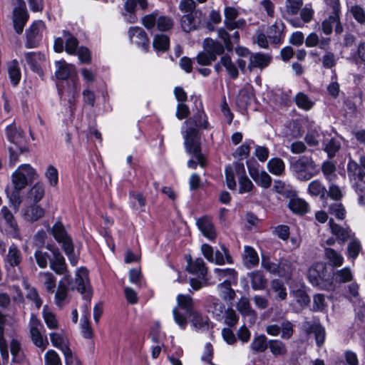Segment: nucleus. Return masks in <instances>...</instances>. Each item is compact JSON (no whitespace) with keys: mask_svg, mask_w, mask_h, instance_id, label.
<instances>
[{"mask_svg":"<svg viewBox=\"0 0 365 365\" xmlns=\"http://www.w3.org/2000/svg\"><path fill=\"white\" fill-rule=\"evenodd\" d=\"M292 168L299 180L307 181L314 176L313 170L316 169V165L311 157L304 155L294 162Z\"/></svg>","mask_w":365,"mask_h":365,"instance_id":"nucleus-1","label":"nucleus"},{"mask_svg":"<svg viewBox=\"0 0 365 365\" xmlns=\"http://www.w3.org/2000/svg\"><path fill=\"white\" fill-rule=\"evenodd\" d=\"M11 177L14 190L10 191L8 187L6 188V192L14 208L18 210L21 202L19 192L22 189L26 187L30 181L17 169L12 174Z\"/></svg>","mask_w":365,"mask_h":365,"instance_id":"nucleus-2","label":"nucleus"},{"mask_svg":"<svg viewBox=\"0 0 365 365\" xmlns=\"http://www.w3.org/2000/svg\"><path fill=\"white\" fill-rule=\"evenodd\" d=\"M185 144L187 151L193 154L199 164L204 167L205 160L201 153L200 145L197 138V130L193 126H188L185 135Z\"/></svg>","mask_w":365,"mask_h":365,"instance_id":"nucleus-3","label":"nucleus"},{"mask_svg":"<svg viewBox=\"0 0 365 365\" xmlns=\"http://www.w3.org/2000/svg\"><path fill=\"white\" fill-rule=\"evenodd\" d=\"M308 279L312 285L323 288L329 284L330 275L323 262L314 264L308 270Z\"/></svg>","mask_w":365,"mask_h":365,"instance_id":"nucleus-4","label":"nucleus"},{"mask_svg":"<svg viewBox=\"0 0 365 365\" xmlns=\"http://www.w3.org/2000/svg\"><path fill=\"white\" fill-rule=\"evenodd\" d=\"M142 24L147 29L154 28L157 24V28L161 31H167L173 27V19L166 16H159L158 11L145 15L142 19Z\"/></svg>","mask_w":365,"mask_h":365,"instance_id":"nucleus-5","label":"nucleus"},{"mask_svg":"<svg viewBox=\"0 0 365 365\" xmlns=\"http://www.w3.org/2000/svg\"><path fill=\"white\" fill-rule=\"evenodd\" d=\"M6 135L10 143L8 148L16 147L18 150L20 149V150H28L26 145L25 133L21 128L11 124L6 127Z\"/></svg>","mask_w":365,"mask_h":365,"instance_id":"nucleus-6","label":"nucleus"},{"mask_svg":"<svg viewBox=\"0 0 365 365\" xmlns=\"http://www.w3.org/2000/svg\"><path fill=\"white\" fill-rule=\"evenodd\" d=\"M76 287H71V289H76L83 298L90 300L92 292L88 279V271L85 267H81L76 274Z\"/></svg>","mask_w":365,"mask_h":365,"instance_id":"nucleus-7","label":"nucleus"},{"mask_svg":"<svg viewBox=\"0 0 365 365\" xmlns=\"http://www.w3.org/2000/svg\"><path fill=\"white\" fill-rule=\"evenodd\" d=\"M205 15L197 10L183 15L181 18V26L184 31L190 32L199 29L205 23Z\"/></svg>","mask_w":365,"mask_h":365,"instance_id":"nucleus-8","label":"nucleus"},{"mask_svg":"<svg viewBox=\"0 0 365 365\" xmlns=\"http://www.w3.org/2000/svg\"><path fill=\"white\" fill-rule=\"evenodd\" d=\"M45 29L42 21H36L26 31V41L25 46L27 48H34L38 46L41 40V32Z\"/></svg>","mask_w":365,"mask_h":365,"instance_id":"nucleus-9","label":"nucleus"},{"mask_svg":"<svg viewBox=\"0 0 365 365\" xmlns=\"http://www.w3.org/2000/svg\"><path fill=\"white\" fill-rule=\"evenodd\" d=\"M50 339L52 344L61 349L64 354L66 365L73 364L72 351L66 344L67 339L63 333L52 332L50 334Z\"/></svg>","mask_w":365,"mask_h":365,"instance_id":"nucleus-10","label":"nucleus"},{"mask_svg":"<svg viewBox=\"0 0 365 365\" xmlns=\"http://www.w3.org/2000/svg\"><path fill=\"white\" fill-rule=\"evenodd\" d=\"M28 19L29 14L26 11L25 3L21 2L13 11L14 27L18 34H21L23 32Z\"/></svg>","mask_w":365,"mask_h":365,"instance_id":"nucleus-11","label":"nucleus"},{"mask_svg":"<svg viewBox=\"0 0 365 365\" xmlns=\"http://www.w3.org/2000/svg\"><path fill=\"white\" fill-rule=\"evenodd\" d=\"M326 3L332 9V14L322 24V29L324 34L329 35L332 32L334 21H337L338 13L340 12L339 0H325Z\"/></svg>","mask_w":365,"mask_h":365,"instance_id":"nucleus-12","label":"nucleus"},{"mask_svg":"<svg viewBox=\"0 0 365 365\" xmlns=\"http://www.w3.org/2000/svg\"><path fill=\"white\" fill-rule=\"evenodd\" d=\"M238 16L237 10L234 7L227 6L225 9V26L230 30L235 29H242L246 25V21L243 19L235 21Z\"/></svg>","mask_w":365,"mask_h":365,"instance_id":"nucleus-13","label":"nucleus"},{"mask_svg":"<svg viewBox=\"0 0 365 365\" xmlns=\"http://www.w3.org/2000/svg\"><path fill=\"white\" fill-rule=\"evenodd\" d=\"M49 267L57 274L64 275V279L68 281V284H70L68 271L67 269L65 258L59 250H53V259L51 262Z\"/></svg>","mask_w":365,"mask_h":365,"instance_id":"nucleus-14","label":"nucleus"},{"mask_svg":"<svg viewBox=\"0 0 365 365\" xmlns=\"http://www.w3.org/2000/svg\"><path fill=\"white\" fill-rule=\"evenodd\" d=\"M58 250V247L48 245L46 247V250L41 249H37L34 253V257L38 266L40 268L44 269L47 267L48 263L51 264V262L53 259V250Z\"/></svg>","mask_w":365,"mask_h":365,"instance_id":"nucleus-15","label":"nucleus"},{"mask_svg":"<svg viewBox=\"0 0 365 365\" xmlns=\"http://www.w3.org/2000/svg\"><path fill=\"white\" fill-rule=\"evenodd\" d=\"M302 329L307 334H314L317 344L321 346L325 339V330L322 325L317 322H304L302 324Z\"/></svg>","mask_w":365,"mask_h":365,"instance_id":"nucleus-16","label":"nucleus"},{"mask_svg":"<svg viewBox=\"0 0 365 365\" xmlns=\"http://www.w3.org/2000/svg\"><path fill=\"white\" fill-rule=\"evenodd\" d=\"M129 37L132 41L135 42L143 49L148 50L149 47V39L146 32L140 27H132L130 29Z\"/></svg>","mask_w":365,"mask_h":365,"instance_id":"nucleus-17","label":"nucleus"},{"mask_svg":"<svg viewBox=\"0 0 365 365\" xmlns=\"http://www.w3.org/2000/svg\"><path fill=\"white\" fill-rule=\"evenodd\" d=\"M187 270L191 274H195L205 279V277L207 273V269L205 267V264L202 258H197L195 260H192L191 257H187Z\"/></svg>","mask_w":365,"mask_h":365,"instance_id":"nucleus-18","label":"nucleus"},{"mask_svg":"<svg viewBox=\"0 0 365 365\" xmlns=\"http://www.w3.org/2000/svg\"><path fill=\"white\" fill-rule=\"evenodd\" d=\"M1 214L9 227V233L14 238H19L20 235L19 229L11 212L8 209L7 207L4 206L1 208Z\"/></svg>","mask_w":365,"mask_h":365,"instance_id":"nucleus-19","label":"nucleus"},{"mask_svg":"<svg viewBox=\"0 0 365 365\" xmlns=\"http://www.w3.org/2000/svg\"><path fill=\"white\" fill-rule=\"evenodd\" d=\"M248 170L250 176L258 185L264 188H268L270 187L272 184V178L265 171L259 172L257 168L249 166Z\"/></svg>","mask_w":365,"mask_h":365,"instance_id":"nucleus-20","label":"nucleus"},{"mask_svg":"<svg viewBox=\"0 0 365 365\" xmlns=\"http://www.w3.org/2000/svg\"><path fill=\"white\" fill-rule=\"evenodd\" d=\"M51 232L54 237L55 240L62 244V247L68 243L73 244L71 237L68 235L63 224L61 222H57L51 229Z\"/></svg>","mask_w":365,"mask_h":365,"instance_id":"nucleus-21","label":"nucleus"},{"mask_svg":"<svg viewBox=\"0 0 365 365\" xmlns=\"http://www.w3.org/2000/svg\"><path fill=\"white\" fill-rule=\"evenodd\" d=\"M272 57L260 53H252L250 57L248 68L252 71L254 68H263L267 67L271 61Z\"/></svg>","mask_w":365,"mask_h":365,"instance_id":"nucleus-22","label":"nucleus"},{"mask_svg":"<svg viewBox=\"0 0 365 365\" xmlns=\"http://www.w3.org/2000/svg\"><path fill=\"white\" fill-rule=\"evenodd\" d=\"M45 210L36 203L26 207L24 211V217L26 221L36 222L43 217Z\"/></svg>","mask_w":365,"mask_h":365,"instance_id":"nucleus-23","label":"nucleus"},{"mask_svg":"<svg viewBox=\"0 0 365 365\" xmlns=\"http://www.w3.org/2000/svg\"><path fill=\"white\" fill-rule=\"evenodd\" d=\"M238 312L243 316L250 317V322H255L257 319L256 312L252 308L250 302L247 297H241L236 305Z\"/></svg>","mask_w":365,"mask_h":365,"instance_id":"nucleus-24","label":"nucleus"},{"mask_svg":"<svg viewBox=\"0 0 365 365\" xmlns=\"http://www.w3.org/2000/svg\"><path fill=\"white\" fill-rule=\"evenodd\" d=\"M25 59L31 69L38 74L42 73V70L38 62L45 60V56L40 52H28L25 53Z\"/></svg>","mask_w":365,"mask_h":365,"instance_id":"nucleus-25","label":"nucleus"},{"mask_svg":"<svg viewBox=\"0 0 365 365\" xmlns=\"http://www.w3.org/2000/svg\"><path fill=\"white\" fill-rule=\"evenodd\" d=\"M197 225L203 235L212 240L216 237V232L212 222L207 217H201L197 220Z\"/></svg>","mask_w":365,"mask_h":365,"instance_id":"nucleus-26","label":"nucleus"},{"mask_svg":"<svg viewBox=\"0 0 365 365\" xmlns=\"http://www.w3.org/2000/svg\"><path fill=\"white\" fill-rule=\"evenodd\" d=\"M284 28V24L281 21H276L273 25L269 26L267 31V37L273 43L278 44L282 42Z\"/></svg>","mask_w":365,"mask_h":365,"instance_id":"nucleus-27","label":"nucleus"},{"mask_svg":"<svg viewBox=\"0 0 365 365\" xmlns=\"http://www.w3.org/2000/svg\"><path fill=\"white\" fill-rule=\"evenodd\" d=\"M351 181H353V187L359 196V204L365 206V173H360L359 178Z\"/></svg>","mask_w":365,"mask_h":365,"instance_id":"nucleus-28","label":"nucleus"},{"mask_svg":"<svg viewBox=\"0 0 365 365\" xmlns=\"http://www.w3.org/2000/svg\"><path fill=\"white\" fill-rule=\"evenodd\" d=\"M277 275L285 279H290L294 270L292 262L287 258H281L278 262Z\"/></svg>","mask_w":365,"mask_h":365,"instance_id":"nucleus-29","label":"nucleus"},{"mask_svg":"<svg viewBox=\"0 0 365 365\" xmlns=\"http://www.w3.org/2000/svg\"><path fill=\"white\" fill-rule=\"evenodd\" d=\"M203 47L210 54L217 56L223 54L225 51V46L217 41L207 38L204 40Z\"/></svg>","mask_w":365,"mask_h":365,"instance_id":"nucleus-30","label":"nucleus"},{"mask_svg":"<svg viewBox=\"0 0 365 365\" xmlns=\"http://www.w3.org/2000/svg\"><path fill=\"white\" fill-rule=\"evenodd\" d=\"M208 312H212L216 317L220 319L225 311V306L219 299L210 296L207 298Z\"/></svg>","mask_w":365,"mask_h":365,"instance_id":"nucleus-31","label":"nucleus"},{"mask_svg":"<svg viewBox=\"0 0 365 365\" xmlns=\"http://www.w3.org/2000/svg\"><path fill=\"white\" fill-rule=\"evenodd\" d=\"M232 283H233V282H230V280H224L217 286L220 295L225 301L231 302L236 296L235 290L231 287Z\"/></svg>","mask_w":365,"mask_h":365,"instance_id":"nucleus-32","label":"nucleus"},{"mask_svg":"<svg viewBox=\"0 0 365 365\" xmlns=\"http://www.w3.org/2000/svg\"><path fill=\"white\" fill-rule=\"evenodd\" d=\"M251 285L255 290H263L267 285V279L261 271H255L249 274Z\"/></svg>","mask_w":365,"mask_h":365,"instance_id":"nucleus-33","label":"nucleus"},{"mask_svg":"<svg viewBox=\"0 0 365 365\" xmlns=\"http://www.w3.org/2000/svg\"><path fill=\"white\" fill-rule=\"evenodd\" d=\"M55 64L57 68L55 76L56 78L60 80L67 79L75 68L73 66L68 64L65 61H58Z\"/></svg>","mask_w":365,"mask_h":365,"instance_id":"nucleus-34","label":"nucleus"},{"mask_svg":"<svg viewBox=\"0 0 365 365\" xmlns=\"http://www.w3.org/2000/svg\"><path fill=\"white\" fill-rule=\"evenodd\" d=\"M191 317V323L193 327L198 329H208L209 328V318L206 316H202L197 310L192 312L189 315Z\"/></svg>","mask_w":365,"mask_h":365,"instance_id":"nucleus-35","label":"nucleus"},{"mask_svg":"<svg viewBox=\"0 0 365 365\" xmlns=\"http://www.w3.org/2000/svg\"><path fill=\"white\" fill-rule=\"evenodd\" d=\"M177 302L178 309H184L187 314L195 312L194 303L192 298L189 295L178 294L177 297Z\"/></svg>","mask_w":365,"mask_h":365,"instance_id":"nucleus-36","label":"nucleus"},{"mask_svg":"<svg viewBox=\"0 0 365 365\" xmlns=\"http://www.w3.org/2000/svg\"><path fill=\"white\" fill-rule=\"evenodd\" d=\"M329 223L331 233L334 235L339 240L344 242L349 238L350 235L349 230L344 229L340 225L336 224L333 219H330Z\"/></svg>","mask_w":365,"mask_h":365,"instance_id":"nucleus-37","label":"nucleus"},{"mask_svg":"<svg viewBox=\"0 0 365 365\" xmlns=\"http://www.w3.org/2000/svg\"><path fill=\"white\" fill-rule=\"evenodd\" d=\"M269 171L275 175H282L284 173L285 165L279 158L270 159L267 163Z\"/></svg>","mask_w":365,"mask_h":365,"instance_id":"nucleus-38","label":"nucleus"},{"mask_svg":"<svg viewBox=\"0 0 365 365\" xmlns=\"http://www.w3.org/2000/svg\"><path fill=\"white\" fill-rule=\"evenodd\" d=\"M289 207L295 213L304 215L308 212L309 205L302 199L293 198L289 202Z\"/></svg>","mask_w":365,"mask_h":365,"instance_id":"nucleus-39","label":"nucleus"},{"mask_svg":"<svg viewBox=\"0 0 365 365\" xmlns=\"http://www.w3.org/2000/svg\"><path fill=\"white\" fill-rule=\"evenodd\" d=\"M22 259L20 250L15 245H11L9 248V252L6 255V262L11 267L19 266Z\"/></svg>","mask_w":365,"mask_h":365,"instance_id":"nucleus-40","label":"nucleus"},{"mask_svg":"<svg viewBox=\"0 0 365 365\" xmlns=\"http://www.w3.org/2000/svg\"><path fill=\"white\" fill-rule=\"evenodd\" d=\"M308 192L313 196H319L321 199H325L327 190L319 180H316L309 184Z\"/></svg>","mask_w":365,"mask_h":365,"instance_id":"nucleus-41","label":"nucleus"},{"mask_svg":"<svg viewBox=\"0 0 365 365\" xmlns=\"http://www.w3.org/2000/svg\"><path fill=\"white\" fill-rule=\"evenodd\" d=\"M153 44L155 50L163 52L167 51L170 46L169 37L164 34L155 35Z\"/></svg>","mask_w":365,"mask_h":365,"instance_id":"nucleus-42","label":"nucleus"},{"mask_svg":"<svg viewBox=\"0 0 365 365\" xmlns=\"http://www.w3.org/2000/svg\"><path fill=\"white\" fill-rule=\"evenodd\" d=\"M245 264L248 268L257 265L259 257L256 251L251 247H245L244 253Z\"/></svg>","mask_w":365,"mask_h":365,"instance_id":"nucleus-43","label":"nucleus"},{"mask_svg":"<svg viewBox=\"0 0 365 365\" xmlns=\"http://www.w3.org/2000/svg\"><path fill=\"white\" fill-rule=\"evenodd\" d=\"M38 278L45 285L46 289L48 292H53L54 288L56 287V278L51 272H40Z\"/></svg>","mask_w":365,"mask_h":365,"instance_id":"nucleus-44","label":"nucleus"},{"mask_svg":"<svg viewBox=\"0 0 365 365\" xmlns=\"http://www.w3.org/2000/svg\"><path fill=\"white\" fill-rule=\"evenodd\" d=\"M44 194V186L36 183L30 189L28 198L34 203H37L43 197Z\"/></svg>","mask_w":365,"mask_h":365,"instance_id":"nucleus-45","label":"nucleus"},{"mask_svg":"<svg viewBox=\"0 0 365 365\" xmlns=\"http://www.w3.org/2000/svg\"><path fill=\"white\" fill-rule=\"evenodd\" d=\"M221 64L226 68L230 77L235 79L238 76V71L235 65L232 63L231 58L228 55H225L220 58Z\"/></svg>","mask_w":365,"mask_h":365,"instance_id":"nucleus-46","label":"nucleus"},{"mask_svg":"<svg viewBox=\"0 0 365 365\" xmlns=\"http://www.w3.org/2000/svg\"><path fill=\"white\" fill-rule=\"evenodd\" d=\"M350 60L356 65H365V41L359 43L356 51L351 54Z\"/></svg>","mask_w":365,"mask_h":365,"instance_id":"nucleus-47","label":"nucleus"},{"mask_svg":"<svg viewBox=\"0 0 365 365\" xmlns=\"http://www.w3.org/2000/svg\"><path fill=\"white\" fill-rule=\"evenodd\" d=\"M360 173H365V171L361 170L357 162L350 158L347 164V174L349 179L351 180L359 178Z\"/></svg>","mask_w":365,"mask_h":365,"instance_id":"nucleus-48","label":"nucleus"},{"mask_svg":"<svg viewBox=\"0 0 365 365\" xmlns=\"http://www.w3.org/2000/svg\"><path fill=\"white\" fill-rule=\"evenodd\" d=\"M269 341L264 335L255 337L251 343V349L256 352H264L268 347Z\"/></svg>","mask_w":365,"mask_h":365,"instance_id":"nucleus-49","label":"nucleus"},{"mask_svg":"<svg viewBox=\"0 0 365 365\" xmlns=\"http://www.w3.org/2000/svg\"><path fill=\"white\" fill-rule=\"evenodd\" d=\"M268 347L274 356H283L287 353L284 344L279 340H269Z\"/></svg>","mask_w":365,"mask_h":365,"instance_id":"nucleus-50","label":"nucleus"},{"mask_svg":"<svg viewBox=\"0 0 365 365\" xmlns=\"http://www.w3.org/2000/svg\"><path fill=\"white\" fill-rule=\"evenodd\" d=\"M24 287L28 290L26 294V298L31 301H33L36 307L39 309L42 305V300L40 298L37 290L34 287H31L27 282H24Z\"/></svg>","mask_w":365,"mask_h":365,"instance_id":"nucleus-51","label":"nucleus"},{"mask_svg":"<svg viewBox=\"0 0 365 365\" xmlns=\"http://www.w3.org/2000/svg\"><path fill=\"white\" fill-rule=\"evenodd\" d=\"M9 76L11 79V83L16 86L21 79V72L19 68V63L16 60L11 62L9 66Z\"/></svg>","mask_w":365,"mask_h":365,"instance_id":"nucleus-52","label":"nucleus"},{"mask_svg":"<svg viewBox=\"0 0 365 365\" xmlns=\"http://www.w3.org/2000/svg\"><path fill=\"white\" fill-rule=\"evenodd\" d=\"M325 255L326 257L329 259V261L331 263L332 265L339 267L341 266L343 263L344 258L343 257L331 248H326L325 249Z\"/></svg>","mask_w":365,"mask_h":365,"instance_id":"nucleus-53","label":"nucleus"},{"mask_svg":"<svg viewBox=\"0 0 365 365\" xmlns=\"http://www.w3.org/2000/svg\"><path fill=\"white\" fill-rule=\"evenodd\" d=\"M31 338L33 343L38 347L41 348L42 351L46 349L48 345V341L46 337L43 338L40 330L30 331Z\"/></svg>","mask_w":365,"mask_h":365,"instance_id":"nucleus-54","label":"nucleus"},{"mask_svg":"<svg viewBox=\"0 0 365 365\" xmlns=\"http://www.w3.org/2000/svg\"><path fill=\"white\" fill-rule=\"evenodd\" d=\"M328 212L339 220H343L346 215V210L341 202H334L329 205Z\"/></svg>","mask_w":365,"mask_h":365,"instance_id":"nucleus-55","label":"nucleus"},{"mask_svg":"<svg viewBox=\"0 0 365 365\" xmlns=\"http://www.w3.org/2000/svg\"><path fill=\"white\" fill-rule=\"evenodd\" d=\"M215 272L218 274L219 280H230L233 283L237 281V272L233 269H215Z\"/></svg>","mask_w":365,"mask_h":365,"instance_id":"nucleus-56","label":"nucleus"},{"mask_svg":"<svg viewBox=\"0 0 365 365\" xmlns=\"http://www.w3.org/2000/svg\"><path fill=\"white\" fill-rule=\"evenodd\" d=\"M63 36L66 38V52L70 54L75 53L78 43L77 38H76L69 32L67 31H64Z\"/></svg>","mask_w":365,"mask_h":365,"instance_id":"nucleus-57","label":"nucleus"},{"mask_svg":"<svg viewBox=\"0 0 365 365\" xmlns=\"http://www.w3.org/2000/svg\"><path fill=\"white\" fill-rule=\"evenodd\" d=\"M334 279L336 282L346 283L352 279V274L349 268H344L334 274Z\"/></svg>","mask_w":365,"mask_h":365,"instance_id":"nucleus-58","label":"nucleus"},{"mask_svg":"<svg viewBox=\"0 0 365 365\" xmlns=\"http://www.w3.org/2000/svg\"><path fill=\"white\" fill-rule=\"evenodd\" d=\"M239 180V192L240 194L245 192H251L255 190V187L252 182L247 176L240 177Z\"/></svg>","mask_w":365,"mask_h":365,"instance_id":"nucleus-59","label":"nucleus"},{"mask_svg":"<svg viewBox=\"0 0 365 365\" xmlns=\"http://www.w3.org/2000/svg\"><path fill=\"white\" fill-rule=\"evenodd\" d=\"M43 317L46 324L49 329H53L58 328V323L55 314L48 311L46 306L43 307Z\"/></svg>","mask_w":365,"mask_h":365,"instance_id":"nucleus-60","label":"nucleus"},{"mask_svg":"<svg viewBox=\"0 0 365 365\" xmlns=\"http://www.w3.org/2000/svg\"><path fill=\"white\" fill-rule=\"evenodd\" d=\"M173 315L175 322L181 329H185L188 324L187 317L182 314L178 307H175L173 309Z\"/></svg>","mask_w":365,"mask_h":365,"instance_id":"nucleus-61","label":"nucleus"},{"mask_svg":"<svg viewBox=\"0 0 365 365\" xmlns=\"http://www.w3.org/2000/svg\"><path fill=\"white\" fill-rule=\"evenodd\" d=\"M341 143L336 138H331L326 145L324 150L327 153L329 158L335 156L336 153L339 150Z\"/></svg>","mask_w":365,"mask_h":365,"instance_id":"nucleus-62","label":"nucleus"},{"mask_svg":"<svg viewBox=\"0 0 365 365\" xmlns=\"http://www.w3.org/2000/svg\"><path fill=\"white\" fill-rule=\"evenodd\" d=\"M17 170L24 174V176L30 181L36 180L38 177L36 170L29 164H23L20 165Z\"/></svg>","mask_w":365,"mask_h":365,"instance_id":"nucleus-63","label":"nucleus"},{"mask_svg":"<svg viewBox=\"0 0 365 365\" xmlns=\"http://www.w3.org/2000/svg\"><path fill=\"white\" fill-rule=\"evenodd\" d=\"M350 12L358 23L361 24L365 23V10L361 6L354 5L351 6Z\"/></svg>","mask_w":365,"mask_h":365,"instance_id":"nucleus-64","label":"nucleus"}]
</instances>
